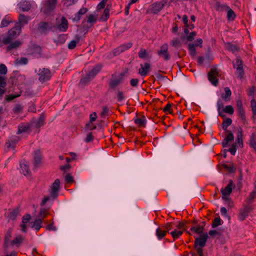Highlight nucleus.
Segmentation results:
<instances>
[{
    "label": "nucleus",
    "mask_w": 256,
    "mask_h": 256,
    "mask_svg": "<svg viewBox=\"0 0 256 256\" xmlns=\"http://www.w3.org/2000/svg\"><path fill=\"white\" fill-rule=\"evenodd\" d=\"M31 54L35 58H40L42 56L41 48L38 46H34L32 48V52Z\"/></svg>",
    "instance_id": "23"
},
{
    "label": "nucleus",
    "mask_w": 256,
    "mask_h": 256,
    "mask_svg": "<svg viewBox=\"0 0 256 256\" xmlns=\"http://www.w3.org/2000/svg\"><path fill=\"white\" fill-rule=\"evenodd\" d=\"M167 234V231L162 230L160 228H158L156 230V236L158 240H161Z\"/></svg>",
    "instance_id": "38"
},
{
    "label": "nucleus",
    "mask_w": 256,
    "mask_h": 256,
    "mask_svg": "<svg viewBox=\"0 0 256 256\" xmlns=\"http://www.w3.org/2000/svg\"><path fill=\"white\" fill-rule=\"evenodd\" d=\"M109 12L110 9L108 8V6L106 8L104 9L103 14L102 15L100 18L103 20H106L110 16Z\"/></svg>",
    "instance_id": "47"
},
{
    "label": "nucleus",
    "mask_w": 256,
    "mask_h": 256,
    "mask_svg": "<svg viewBox=\"0 0 256 256\" xmlns=\"http://www.w3.org/2000/svg\"><path fill=\"white\" fill-rule=\"evenodd\" d=\"M66 40V36L64 34H60L54 38V41L56 44H63Z\"/></svg>",
    "instance_id": "24"
},
{
    "label": "nucleus",
    "mask_w": 256,
    "mask_h": 256,
    "mask_svg": "<svg viewBox=\"0 0 256 256\" xmlns=\"http://www.w3.org/2000/svg\"><path fill=\"white\" fill-rule=\"evenodd\" d=\"M76 0H63L62 2L64 6L68 7L76 2Z\"/></svg>",
    "instance_id": "54"
},
{
    "label": "nucleus",
    "mask_w": 256,
    "mask_h": 256,
    "mask_svg": "<svg viewBox=\"0 0 256 256\" xmlns=\"http://www.w3.org/2000/svg\"><path fill=\"white\" fill-rule=\"evenodd\" d=\"M195 45L194 44H189L188 45V49L190 52V54L191 56H194L196 54V50L194 48Z\"/></svg>",
    "instance_id": "45"
},
{
    "label": "nucleus",
    "mask_w": 256,
    "mask_h": 256,
    "mask_svg": "<svg viewBox=\"0 0 256 256\" xmlns=\"http://www.w3.org/2000/svg\"><path fill=\"white\" fill-rule=\"evenodd\" d=\"M175 227L176 228V229L178 230H182V232H184L186 229L184 223L180 222H179L178 224L175 226Z\"/></svg>",
    "instance_id": "52"
},
{
    "label": "nucleus",
    "mask_w": 256,
    "mask_h": 256,
    "mask_svg": "<svg viewBox=\"0 0 256 256\" xmlns=\"http://www.w3.org/2000/svg\"><path fill=\"white\" fill-rule=\"evenodd\" d=\"M225 94L224 96H222V98H224L226 100H228V98L232 94V92L230 89L226 87L224 88Z\"/></svg>",
    "instance_id": "50"
},
{
    "label": "nucleus",
    "mask_w": 256,
    "mask_h": 256,
    "mask_svg": "<svg viewBox=\"0 0 256 256\" xmlns=\"http://www.w3.org/2000/svg\"><path fill=\"white\" fill-rule=\"evenodd\" d=\"M182 233L183 232L182 231V230H178L176 228L170 232L174 240H175L176 238H178L182 234Z\"/></svg>",
    "instance_id": "41"
},
{
    "label": "nucleus",
    "mask_w": 256,
    "mask_h": 256,
    "mask_svg": "<svg viewBox=\"0 0 256 256\" xmlns=\"http://www.w3.org/2000/svg\"><path fill=\"white\" fill-rule=\"evenodd\" d=\"M21 28L22 26L20 25L16 26L12 28L8 31V36L3 39L2 42L5 44L10 43L13 38L20 34L21 32Z\"/></svg>",
    "instance_id": "3"
},
{
    "label": "nucleus",
    "mask_w": 256,
    "mask_h": 256,
    "mask_svg": "<svg viewBox=\"0 0 256 256\" xmlns=\"http://www.w3.org/2000/svg\"><path fill=\"white\" fill-rule=\"evenodd\" d=\"M226 47L227 50L232 51L233 52H237L240 50L238 46L231 43L226 44Z\"/></svg>",
    "instance_id": "35"
},
{
    "label": "nucleus",
    "mask_w": 256,
    "mask_h": 256,
    "mask_svg": "<svg viewBox=\"0 0 256 256\" xmlns=\"http://www.w3.org/2000/svg\"><path fill=\"white\" fill-rule=\"evenodd\" d=\"M174 224L173 223H170L168 222L164 226H162V227L166 229L165 230L167 231V233L168 232L174 228L173 226Z\"/></svg>",
    "instance_id": "61"
},
{
    "label": "nucleus",
    "mask_w": 256,
    "mask_h": 256,
    "mask_svg": "<svg viewBox=\"0 0 256 256\" xmlns=\"http://www.w3.org/2000/svg\"><path fill=\"white\" fill-rule=\"evenodd\" d=\"M12 237V230L8 229L4 235V245L6 247H8V244H10V238Z\"/></svg>",
    "instance_id": "20"
},
{
    "label": "nucleus",
    "mask_w": 256,
    "mask_h": 256,
    "mask_svg": "<svg viewBox=\"0 0 256 256\" xmlns=\"http://www.w3.org/2000/svg\"><path fill=\"white\" fill-rule=\"evenodd\" d=\"M250 146L256 151V135L253 133L251 134L250 139Z\"/></svg>",
    "instance_id": "33"
},
{
    "label": "nucleus",
    "mask_w": 256,
    "mask_h": 256,
    "mask_svg": "<svg viewBox=\"0 0 256 256\" xmlns=\"http://www.w3.org/2000/svg\"><path fill=\"white\" fill-rule=\"evenodd\" d=\"M65 180L68 183H72L74 182V178L70 174H66L65 176Z\"/></svg>",
    "instance_id": "64"
},
{
    "label": "nucleus",
    "mask_w": 256,
    "mask_h": 256,
    "mask_svg": "<svg viewBox=\"0 0 256 256\" xmlns=\"http://www.w3.org/2000/svg\"><path fill=\"white\" fill-rule=\"evenodd\" d=\"M120 80L118 78L112 79L110 82V86L111 88H114L119 84Z\"/></svg>",
    "instance_id": "49"
},
{
    "label": "nucleus",
    "mask_w": 256,
    "mask_h": 256,
    "mask_svg": "<svg viewBox=\"0 0 256 256\" xmlns=\"http://www.w3.org/2000/svg\"><path fill=\"white\" fill-rule=\"evenodd\" d=\"M233 66L234 68H243V62L239 58H237L233 62Z\"/></svg>",
    "instance_id": "29"
},
{
    "label": "nucleus",
    "mask_w": 256,
    "mask_h": 256,
    "mask_svg": "<svg viewBox=\"0 0 256 256\" xmlns=\"http://www.w3.org/2000/svg\"><path fill=\"white\" fill-rule=\"evenodd\" d=\"M250 105L253 114L256 115V102L254 99L251 100Z\"/></svg>",
    "instance_id": "57"
},
{
    "label": "nucleus",
    "mask_w": 256,
    "mask_h": 256,
    "mask_svg": "<svg viewBox=\"0 0 256 256\" xmlns=\"http://www.w3.org/2000/svg\"><path fill=\"white\" fill-rule=\"evenodd\" d=\"M97 18L93 14H89L86 16V22L90 24L89 26H92L96 21Z\"/></svg>",
    "instance_id": "37"
},
{
    "label": "nucleus",
    "mask_w": 256,
    "mask_h": 256,
    "mask_svg": "<svg viewBox=\"0 0 256 256\" xmlns=\"http://www.w3.org/2000/svg\"><path fill=\"white\" fill-rule=\"evenodd\" d=\"M42 221L41 219H38V218H36L34 222H32L30 225L32 228H34L37 231L39 230L40 228H42Z\"/></svg>",
    "instance_id": "19"
},
{
    "label": "nucleus",
    "mask_w": 256,
    "mask_h": 256,
    "mask_svg": "<svg viewBox=\"0 0 256 256\" xmlns=\"http://www.w3.org/2000/svg\"><path fill=\"white\" fill-rule=\"evenodd\" d=\"M226 132L228 134L222 142V145L224 148L226 147L228 145V143L232 141L234 138V135L230 131L226 130Z\"/></svg>",
    "instance_id": "16"
},
{
    "label": "nucleus",
    "mask_w": 256,
    "mask_h": 256,
    "mask_svg": "<svg viewBox=\"0 0 256 256\" xmlns=\"http://www.w3.org/2000/svg\"><path fill=\"white\" fill-rule=\"evenodd\" d=\"M19 8L22 11H28L30 8V5L26 1L21 2L19 4Z\"/></svg>",
    "instance_id": "27"
},
{
    "label": "nucleus",
    "mask_w": 256,
    "mask_h": 256,
    "mask_svg": "<svg viewBox=\"0 0 256 256\" xmlns=\"http://www.w3.org/2000/svg\"><path fill=\"white\" fill-rule=\"evenodd\" d=\"M237 110L238 111V116L241 119L243 124H245L246 123V118L245 116V112H244V110L243 108H238Z\"/></svg>",
    "instance_id": "32"
},
{
    "label": "nucleus",
    "mask_w": 256,
    "mask_h": 256,
    "mask_svg": "<svg viewBox=\"0 0 256 256\" xmlns=\"http://www.w3.org/2000/svg\"><path fill=\"white\" fill-rule=\"evenodd\" d=\"M208 234L210 236L214 237V236H218L219 237L221 234L219 231L216 230H210L208 232Z\"/></svg>",
    "instance_id": "58"
},
{
    "label": "nucleus",
    "mask_w": 256,
    "mask_h": 256,
    "mask_svg": "<svg viewBox=\"0 0 256 256\" xmlns=\"http://www.w3.org/2000/svg\"><path fill=\"white\" fill-rule=\"evenodd\" d=\"M252 210V206H245L241 208L238 215L240 220H244L248 216L250 212Z\"/></svg>",
    "instance_id": "9"
},
{
    "label": "nucleus",
    "mask_w": 256,
    "mask_h": 256,
    "mask_svg": "<svg viewBox=\"0 0 256 256\" xmlns=\"http://www.w3.org/2000/svg\"><path fill=\"white\" fill-rule=\"evenodd\" d=\"M232 123V120L230 118H226L223 120L222 123V128L224 130H227L228 127Z\"/></svg>",
    "instance_id": "40"
},
{
    "label": "nucleus",
    "mask_w": 256,
    "mask_h": 256,
    "mask_svg": "<svg viewBox=\"0 0 256 256\" xmlns=\"http://www.w3.org/2000/svg\"><path fill=\"white\" fill-rule=\"evenodd\" d=\"M236 70V74L237 75L238 78H239L240 79H242L245 74L243 68Z\"/></svg>",
    "instance_id": "51"
},
{
    "label": "nucleus",
    "mask_w": 256,
    "mask_h": 256,
    "mask_svg": "<svg viewBox=\"0 0 256 256\" xmlns=\"http://www.w3.org/2000/svg\"><path fill=\"white\" fill-rule=\"evenodd\" d=\"M150 70V64L148 63H145L144 65L140 64V68L138 70V73L142 76H146L148 74Z\"/></svg>",
    "instance_id": "15"
},
{
    "label": "nucleus",
    "mask_w": 256,
    "mask_h": 256,
    "mask_svg": "<svg viewBox=\"0 0 256 256\" xmlns=\"http://www.w3.org/2000/svg\"><path fill=\"white\" fill-rule=\"evenodd\" d=\"M68 22L66 18L62 16L61 18V22L60 24L58 25V29L60 32H66L68 28Z\"/></svg>",
    "instance_id": "14"
},
{
    "label": "nucleus",
    "mask_w": 256,
    "mask_h": 256,
    "mask_svg": "<svg viewBox=\"0 0 256 256\" xmlns=\"http://www.w3.org/2000/svg\"><path fill=\"white\" fill-rule=\"evenodd\" d=\"M214 7L215 9L218 11L226 10L228 8V6L225 4H221L219 2H216Z\"/></svg>",
    "instance_id": "30"
},
{
    "label": "nucleus",
    "mask_w": 256,
    "mask_h": 256,
    "mask_svg": "<svg viewBox=\"0 0 256 256\" xmlns=\"http://www.w3.org/2000/svg\"><path fill=\"white\" fill-rule=\"evenodd\" d=\"M22 44V42L20 40H16L13 42L10 43L7 47V50H10L16 48Z\"/></svg>",
    "instance_id": "25"
},
{
    "label": "nucleus",
    "mask_w": 256,
    "mask_h": 256,
    "mask_svg": "<svg viewBox=\"0 0 256 256\" xmlns=\"http://www.w3.org/2000/svg\"><path fill=\"white\" fill-rule=\"evenodd\" d=\"M138 56L141 58H145L148 55L146 50L145 49L140 48L138 52Z\"/></svg>",
    "instance_id": "53"
},
{
    "label": "nucleus",
    "mask_w": 256,
    "mask_h": 256,
    "mask_svg": "<svg viewBox=\"0 0 256 256\" xmlns=\"http://www.w3.org/2000/svg\"><path fill=\"white\" fill-rule=\"evenodd\" d=\"M208 236L206 233L203 234L200 238H197L194 242V248L204 247Z\"/></svg>",
    "instance_id": "10"
},
{
    "label": "nucleus",
    "mask_w": 256,
    "mask_h": 256,
    "mask_svg": "<svg viewBox=\"0 0 256 256\" xmlns=\"http://www.w3.org/2000/svg\"><path fill=\"white\" fill-rule=\"evenodd\" d=\"M256 198V186L254 187V190L250 193L249 196L247 198L246 202L247 204H250L254 201V199Z\"/></svg>",
    "instance_id": "26"
},
{
    "label": "nucleus",
    "mask_w": 256,
    "mask_h": 256,
    "mask_svg": "<svg viewBox=\"0 0 256 256\" xmlns=\"http://www.w3.org/2000/svg\"><path fill=\"white\" fill-rule=\"evenodd\" d=\"M80 39V36L78 35H76L75 36L74 39L71 40L68 44V47L70 50H73L74 48L76 46V44H78Z\"/></svg>",
    "instance_id": "21"
},
{
    "label": "nucleus",
    "mask_w": 256,
    "mask_h": 256,
    "mask_svg": "<svg viewBox=\"0 0 256 256\" xmlns=\"http://www.w3.org/2000/svg\"><path fill=\"white\" fill-rule=\"evenodd\" d=\"M167 0H163L161 2H156L150 5L146 11V14H157L158 13L166 4Z\"/></svg>",
    "instance_id": "2"
},
{
    "label": "nucleus",
    "mask_w": 256,
    "mask_h": 256,
    "mask_svg": "<svg viewBox=\"0 0 256 256\" xmlns=\"http://www.w3.org/2000/svg\"><path fill=\"white\" fill-rule=\"evenodd\" d=\"M34 165L36 166H39V164L41 163L42 160V156L40 150H37L34 151Z\"/></svg>",
    "instance_id": "17"
},
{
    "label": "nucleus",
    "mask_w": 256,
    "mask_h": 256,
    "mask_svg": "<svg viewBox=\"0 0 256 256\" xmlns=\"http://www.w3.org/2000/svg\"><path fill=\"white\" fill-rule=\"evenodd\" d=\"M226 10H228L227 13V18L229 20H234L236 15L234 12L230 8V7H228V8Z\"/></svg>",
    "instance_id": "42"
},
{
    "label": "nucleus",
    "mask_w": 256,
    "mask_h": 256,
    "mask_svg": "<svg viewBox=\"0 0 256 256\" xmlns=\"http://www.w3.org/2000/svg\"><path fill=\"white\" fill-rule=\"evenodd\" d=\"M157 54L160 58H162L166 61L169 60L170 59L171 56L168 52V46L166 43L160 46Z\"/></svg>",
    "instance_id": "4"
},
{
    "label": "nucleus",
    "mask_w": 256,
    "mask_h": 256,
    "mask_svg": "<svg viewBox=\"0 0 256 256\" xmlns=\"http://www.w3.org/2000/svg\"><path fill=\"white\" fill-rule=\"evenodd\" d=\"M234 187L235 185L233 182L232 180H230L228 186L224 188H222L220 190L222 194V198L224 200H228V196L231 194Z\"/></svg>",
    "instance_id": "7"
},
{
    "label": "nucleus",
    "mask_w": 256,
    "mask_h": 256,
    "mask_svg": "<svg viewBox=\"0 0 256 256\" xmlns=\"http://www.w3.org/2000/svg\"><path fill=\"white\" fill-rule=\"evenodd\" d=\"M20 168L22 170V172L24 175H26L29 173V166L28 162H22L20 164Z\"/></svg>",
    "instance_id": "39"
},
{
    "label": "nucleus",
    "mask_w": 256,
    "mask_h": 256,
    "mask_svg": "<svg viewBox=\"0 0 256 256\" xmlns=\"http://www.w3.org/2000/svg\"><path fill=\"white\" fill-rule=\"evenodd\" d=\"M102 68V66L101 64L96 65L91 71L87 73L85 76H84L80 79L79 84L82 86L88 84L96 74L99 72Z\"/></svg>",
    "instance_id": "1"
},
{
    "label": "nucleus",
    "mask_w": 256,
    "mask_h": 256,
    "mask_svg": "<svg viewBox=\"0 0 256 256\" xmlns=\"http://www.w3.org/2000/svg\"><path fill=\"white\" fill-rule=\"evenodd\" d=\"M222 224V220L219 217L216 218L212 221V226L213 228L217 227L218 226L221 225Z\"/></svg>",
    "instance_id": "46"
},
{
    "label": "nucleus",
    "mask_w": 256,
    "mask_h": 256,
    "mask_svg": "<svg viewBox=\"0 0 256 256\" xmlns=\"http://www.w3.org/2000/svg\"><path fill=\"white\" fill-rule=\"evenodd\" d=\"M224 112H225L232 114L234 113V110L232 106L228 105V106H226L225 107V108L224 109Z\"/></svg>",
    "instance_id": "59"
},
{
    "label": "nucleus",
    "mask_w": 256,
    "mask_h": 256,
    "mask_svg": "<svg viewBox=\"0 0 256 256\" xmlns=\"http://www.w3.org/2000/svg\"><path fill=\"white\" fill-rule=\"evenodd\" d=\"M29 130V126L27 124H22L18 126V134L26 132Z\"/></svg>",
    "instance_id": "31"
},
{
    "label": "nucleus",
    "mask_w": 256,
    "mask_h": 256,
    "mask_svg": "<svg viewBox=\"0 0 256 256\" xmlns=\"http://www.w3.org/2000/svg\"><path fill=\"white\" fill-rule=\"evenodd\" d=\"M11 22L10 20H8L6 18L3 19L1 22L0 28L7 26Z\"/></svg>",
    "instance_id": "60"
},
{
    "label": "nucleus",
    "mask_w": 256,
    "mask_h": 256,
    "mask_svg": "<svg viewBox=\"0 0 256 256\" xmlns=\"http://www.w3.org/2000/svg\"><path fill=\"white\" fill-rule=\"evenodd\" d=\"M23 108L24 106L20 104H16L13 108L12 110L14 113H22V112Z\"/></svg>",
    "instance_id": "44"
},
{
    "label": "nucleus",
    "mask_w": 256,
    "mask_h": 256,
    "mask_svg": "<svg viewBox=\"0 0 256 256\" xmlns=\"http://www.w3.org/2000/svg\"><path fill=\"white\" fill-rule=\"evenodd\" d=\"M20 140V138L18 136H12L10 138V140L12 142V148H14V144L18 142Z\"/></svg>",
    "instance_id": "63"
},
{
    "label": "nucleus",
    "mask_w": 256,
    "mask_h": 256,
    "mask_svg": "<svg viewBox=\"0 0 256 256\" xmlns=\"http://www.w3.org/2000/svg\"><path fill=\"white\" fill-rule=\"evenodd\" d=\"M24 240V238L20 234H18L16 236L14 239L10 241V244L12 246H16L18 248Z\"/></svg>",
    "instance_id": "13"
},
{
    "label": "nucleus",
    "mask_w": 256,
    "mask_h": 256,
    "mask_svg": "<svg viewBox=\"0 0 256 256\" xmlns=\"http://www.w3.org/2000/svg\"><path fill=\"white\" fill-rule=\"evenodd\" d=\"M88 12L86 8H82L80 10L75 14L74 18V20H80L81 16L82 14H85Z\"/></svg>",
    "instance_id": "28"
},
{
    "label": "nucleus",
    "mask_w": 256,
    "mask_h": 256,
    "mask_svg": "<svg viewBox=\"0 0 256 256\" xmlns=\"http://www.w3.org/2000/svg\"><path fill=\"white\" fill-rule=\"evenodd\" d=\"M30 20V18L26 16L23 14H20L18 17V21L20 25H24L28 24V20Z\"/></svg>",
    "instance_id": "34"
},
{
    "label": "nucleus",
    "mask_w": 256,
    "mask_h": 256,
    "mask_svg": "<svg viewBox=\"0 0 256 256\" xmlns=\"http://www.w3.org/2000/svg\"><path fill=\"white\" fill-rule=\"evenodd\" d=\"M132 45L133 44L131 42H129L126 44H124L117 48H115L114 50V55H118L121 52L130 48L132 46Z\"/></svg>",
    "instance_id": "11"
},
{
    "label": "nucleus",
    "mask_w": 256,
    "mask_h": 256,
    "mask_svg": "<svg viewBox=\"0 0 256 256\" xmlns=\"http://www.w3.org/2000/svg\"><path fill=\"white\" fill-rule=\"evenodd\" d=\"M48 214V210L46 208H42L39 212L38 218V219H41V220L43 221V220L47 216Z\"/></svg>",
    "instance_id": "36"
},
{
    "label": "nucleus",
    "mask_w": 256,
    "mask_h": 256,
    "mask_svg": "<svg viewBox=\"0 0 256 256\" xmlns=\"http://www.w3.org/2000/svg\"><path fill=\"white\" fill-rule=\"evenodd\" d=\"M44 118L43 116H41L36 122L37 127H40L44 124Z\"/></svg>",
    "instance_id": "56"
},
{
    "label": "nucleus",
    "mask_w": 256,
    "mask_h": 256,
    "mask_svg": "<svg viewBox=\"0 0 256 256\" xmlns=\"http://www.w3.org/2000/svg\"><path fill=\"white\" fill-rule=\"evenodd\" d=\"M60 181L58 179L54 180L50 187V194L53 199H55L58 195L60 190Z\"/></svg>",
    "instance_id": "8"
},
{
    "label": "nucleus",
    "mask_w": 256,
    "mask_h": 256,
    "mask_svg": "<svg viewBox=\"0 0 256 256\" xmlns=\"http://www.w3.org/2000/svg\"><path fill=\"white\" fill-rule=\"evenodd\" d=\"M52 28L50 25L46 22H40L38 25V29L42 32H45Z\"/></svg>",
    "instance_id": "22"
},
{
    "label": "nucleus",
    "mask_w": 256,
    "mask_h": 256,
    "mask_svg": "<svg viewBox=\"0 0 256 256\" xmlns=\"http://www.w3.org/2000/svg\"><path fill=\"white\" fill-rule=\"evenodd\" d=\"M38 74L39 76L38 80L42 82H44L49 80L51 77L50 72L48 68H40Z\"/></svg>",
    "instance_id": "6"
},
{
    "label": "nucleus",
    "mask_w": 256,
    "mask_h": 256,
    "mask_svg": "<svg viewBox=\"0 0 256 256\" xmlns=\"http://www.w3.org/2000/svg\"><path fill=\"white\" fill-rule=\"evenodd\" d=\"M19 212L18 210L16 209L11 212L9 214V216L10 218L14 219L16 216L18 215Z\"/></svg>",
    "instance_id": "62"
},
{
    "label": "nucleus",
    "mask_w": 256,
    "mask_h": 256,
    "mask_svg": "<svg viewBox=\"0 0 256 256\" xmlns=\"http://www.w3.org/2000/svg\"><path fill=\"white\" fill-rule=\"evenodd\" d=\"M170 44L172 46L176 48H178L182 46L180 40L177 38H173V40L170 42Z\"/></svg>",
    "instance_id": "43"
},
{
    "label": "nucleus",
    "mask_w": 256,
    "mask_h": 256,
    "mask_svg": "<svg viewBox=\"0 0 256 256\" xmlns=\"http://www.w3.org/2000/svg\"><path fill=\"white\" fill-rule=\"evenodd\" d=\"M57 0H46L44 12L47 14L53 10L56 6Z\"/></svg>",
    "instance_id": "12"
},
{
    "label": "nucleus",
    "mask_w": 256,
    "mask_h": 256,
    "mask_svg": "<svg viewBox=\"0 0 256 256\" xmlns=\"http://www.w3.org/2000/svg\"><path fill=\"white\" fill-rule=\"evenodd\" d=\"M204 229L203 226H198L196 228L192 227L190 228V230L193 231L196 234H201L203 232Z\"/></svg>",
    "instance_id": "48"
},
{
    "label": "nucleus",
    "mask_w": 256,
    "mask_h": 256,
    "mask_svg": "<svg viewBox=\"0 0 256 256\" xmlns=\"http://www.w3.org/2000/svg\"><path fill=\"white\" fill-rule=\"evenodd\" d=\"M219 76V70L216 68H212L208 74L209 81L214 86H216L218 82V77Z\"/></svg>",
    "instance_id": "5"
},
{
    "label": "nucleus",
    "mask_w": 256,
    "mask_h": 256,
    "mask_svg": "<svg viewBox=\"0 0 256 256\" xmlns=\"http://www.w3.org/2000/svg\"><path fill=\"white\" fill-rule=\"evenodd\" d=\"M20 96V94H10L9 95H6L5 98V100L8 101L10 102Z\"/></svg>",
    "instance_id": "55"
},
{
    "label": "nucleus",
    "mask_w": 256,
    "mask_h": 256,
    "mask_svg": "<svg viewBox=\"0 0 256 256\" xmlns=\"http://www.w3.org/2000/svg\"><path fill=\"white\" fill-rule=\"evenodd\" d=\"M28 60L26 58L20 57L16 58L14 62V65L17 66L26 65L28 64Z\"/></svg>",
    "instance_id": "18"
}]
</instances>
